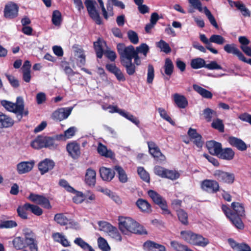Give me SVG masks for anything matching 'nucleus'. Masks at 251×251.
<instances>
[{
  "label": "nucleus",
  "mask_w": 251,
  "mask_h": 251,
  "mask_svg": "<svg viewBox=\"0 0 251 251\" xmlns=\"http://www.w3.org/2000/svg\"><path fill=\"white\" fill-rule=\"evenodd\" d=\"M231 206L233 212L226 205H223L222 209L226 216L230 219L232 223L239 229L244 227L243 223L241 219V217L244 216V207L241 203L233 202L231 203Z\"/></svg>",
  "instance_id": "nucleus-1"
},
{
  "label": "nucleus",
  "mask_w": 251,
  "mask_h": 251,
  "mask_svg": "<svg viewBox=\"0 0 251 251\" xmlns=\"http://www.w3.org/2000/svg\"><path fill=\"white\" fill-rule=\"evenodd\" d=\"M118 221L119 228L125 234L128 232L141 235L147 234L142 226L130 217L120 216Z\"/></svg>",
  "instance_id": "nucleus-2"
},
{
  "label": "nucleus",
  "mask_w": 251,
  "mask_h": 251,
  "mask_svg": "<svg viewBox=\"0 0 251 251\" xmlns=\"http://www.w3.org/2000/svg\"><path fill=\"white\" fill-rule=\"evenodd\" d=\"M180 238L189 244L203 247L206 246L209 243L207 239L190 230L181 231Z\"/></svg>",
  "instance_id": "nucleus-3"
},
{
  "label": "nucleus",
  "mask_w": 251,
  "mask_h": 251,
  "mask_svg": "<svg viewBox=\"0 0 251 251\" xmlns=\"http://www.w3.org/2000/svg\"><path fill=\"white\" fill-rule=\"evenodd\" d=\"M117 49L120 55L121 62L132 61L133 56L136 53L134 47L132 45L126 47L125 44L119 43L117 45Z\"/></svg>",
  "instance_id": "nucleus-4"
},
{
  "label": "nucleus",
  "mask_w": 251,
  "mask_h": 251,
  "mask_svg": "<svg viewBox=\"0 0 251 251\" xmlns=\"http://www.w3.org/2000/svg\"><path fill=\"white\" fill-rule=\"evenodd\" d=\"M213 175L218 181L227 184L233 183L235 180V175L232 173L217 170L214 172Z\"/></svg>",
  "instance_id": "nucleus-5"
},
{
  "label": "nucleus",
  "mask_w": 251,
  "mask_h": 251,
  "mask_svg": "<svg viewBox=\"0 0 251 251\" xmlns=\"http://www.w3.org/2000/svg\"><path fill=\"white\" fill-rule=\"evenodd\" d=\"M148 194L154 202L159 206L164 214H169L170 213L168 209L166 201L159 194L152 190H149Z\"/></svg>",
  "instance_id": "nucleus-6"
},
{
  "label": "nucleus",
  "mask_w": 251,
  "mask_h": 251,
  "mask_svg": "<svg viewBox=\"0 0 251 251\" xmlns=\"http://www.w3.org/2000/svg\"><path fill=\"white\" fill-rule=\"evenodd\" d=\"M17 248L21 249L26 247V245L29 246L30 251H38V246L36 242L32 238L25 237V240L21 237H17Z\"/></svg>",
  "instance_id": "nucleus-7"
},
{
  "label": "nucleus",
  "mask_w": 251,
  "mask_h": 251,
  "mask_svg": "<svg viewBox=\"0 0 251 251\" xmlns=\"http://www.w3.org/2000/svg\"><path fill=\"white\" fill-rule=\"evenodd\" d=\"M28 199L31 201L42 206L45 208L50 209L51 208L49 199L44 196L31 193L29 196Z\"/></svg>",
  "instance_id": "nucleus-8"
},
{
  "label": "nucleus",
  "mask_w": 251,
  "mask_h": 251,
  "mask_svg": "<svg viewBox=\"0 0 251 251\" xmlns=\"http://www.w3.org/2000/svg\"><path fill=\"white\" fill-rule=\"evenodd\" d=\"M201 188L208 193H215L219 190V184L215 180L205 179L201 184Z\"/></svg>",
  "instance_id": "nucleus-9"
},
{
  "label": "nucleus",
  "mask_w": 251,
  "mask_h": 251,
  "mask_svg": "<svg viewBox=\"0 0 251 251\" xmlns=\"http://www.w3.org/2000/svg\"><path fill=\"white\" fill-rule=\"evenodd\" d=\"M96 3L95 1L92 0H86L85 1V4L90 16L95 21L97 24L100 25L101 23V19L95 8V4Z\"/></svg>",
  "instance_id": "nucleus-10"
},
{
  "label": "nucleus",
  "mask_w": 251,
  "mask_h": 251,
  "mask_svg": "<svg viewBox=\"0 0 251 251\" xmlns=\"http://www.w3.org/2000/svg\"><path fill=\"white\" fill-rule=\"evenodd\" d=\"M73 107L61 108L54 111L51 118L56 121H61L67 119L71 114Z\"/></svg>",
  "instance_id": "nucleus-11"
},
{
  "label": "nucleus",
  "mask_w": 251,
  "mask_h": 251,
  "mask_svg": "<svg viewBox=\"0 0 251 251\" xmlns=\"http://www.w3.org/2000/svg\"><path fill=\"white\" fill-rule=\"evenodd\" d=\"M28 110L25 108L23 98H17V121H20L24 117L27 116Z\"/></svg>",
  "instance_id": "nucleus-12"
},
{
  "label": "nucleus",
  "mask_w": 251,
  "mask_h": 251,
  "mask_svg": "<svg viewBox=\"0 0 251 251\" xmlns=\"http://www.w3.org/2000/svg\"><path fill=\"white\" fill-rule=\"evenodd\" d=\"M148 148L150 153L158 161L163 162L166 160V157L160 151L159 148L152 141L148 142Z\"/></svg>",
  "instance_id": "nucleus-13"
},
{
  "label": "nucleus",
  "mask_w": 251,
  "mask_h": 251,
  "mask_svg": "<svg viewBox=\"0 0 251 251\" xmlns=\"http://www.w3.org/2000/svg\"><path fill=\"white\" fill-rule=\"evenodd\" d=\"M187 134L198 148H200L202 147L203 141L202 140V137L201 134L197 132L196 129L190 128L188 131Z\"/></svg>",
  "instance_id": "nucleus-14"
},
{
  "label": "nucleus",
  "mask_w": 251,
  "mask_h": 251,
  "mask_svg": "<svg viewBox=\"0 0 251 251\" xmlns=\"http://www.w3.org/2000/svg\"><path fill=\"white\" fill-rule=\"evenodd\" d=\"M163 69L164 73L161 72V74L165 79L169 80L170 77L173 74L174 70L173 63L170 58H167L165 59Z\"/></svg>",
  "instance_id": "nucleus-15"
},
{
  "label": "nucleus",
  "mask_w": 251,
  "mask_h": 251,
  "mask_svg": "<svg viewBox=\"0 0 251 251\" xmlns=\"http://www.w3.org/2000/svg\"><path fill=\"white\" fill-rule=\"evenodd\" d=\"M206 145L209 152L213 155H219L222 150V144L213 140L207 141Z\"/></svg>",
  "instance_id": "nucleus-16"
},
{
  "label": "nucleus",
  "mask_w": 251,
  "mask_h": 251,
  "mask_svg": "<svg viewBox=\"0 0 251 251\" xmlns=\"http://www.w3.org/2000/svg\"><path fill=\"white\" fill-rule=\"evenodd\" d=\"M224 50L227 53H231L236 55L239 60H241L244 58L243 53L236 47L235 44H227L224 47Z\"/></svg>",
  "instance_id": "nucleus-17"
},
{
  "label": "nucleus",
  "mask_w": 251,
  "mask_h": 251,
  "mask_svg": "<svg viewBox=\"0 0 251 251\" xmlns=\"http://www.w3.org/2000/svg\"><path fill=\"white\" fill-rule=\"evenodd\" d=\"M54 166V163L52 160L46 158L38 164V169L41 174L44 175L51 170Z\"/></svg>",
  "instance_id": "nucleus-18"
},
{
  "label": "nucleus",
  "mask_w": 251,
  "mask_h": 251,
  "mask_svg": "<svg viewBox=\"0 0 251 251\" xmlns=\"http://www.w3.org/2000/svg\"><path fill=\"white\" fill-rule=\"evenodd\" d=\"M229 144L241 151H244L247 150L246 144L241 139L231 136L227 140Z\"/></svg>",
  "instance_id": "nucleus-19"
},
{
  "label": "nucleus",
  "mask_w": 251,
  "mask_h": 251,
  "mask_svg": "<svg viewBox=\"0 0 251 251\" xmlns=\"http://www.w3.org/2000/svg\"><path fill=\"white\" fill-rule=\"evenodd\" d=\"M31 64L28 60L25 61L21 69L23 79L26 82H29L31 78Z\"/></svg>",
  "instance_id": "nucleus-20"
},
{
  "label": "nucleus",
  "mask_w": 251,
  "mask_h": 251,
  "mask_svg": "<svg viewBox=\"0 0 251 251\" xmlns=\"http://www.w3.org/2000/svg\"><path fill=\"white\" fill-rule=\"evenodd\" d=\"M241 50L248 56L251 57V48L249 46L250 41L246 36H240L238 38Z\"/></svg>",
  "instance_id": "nucleus-21"
},
{
  "label": "nucleus",
  "mask_w": 251,
  "mask_h": 251,
  "mask_svg": "<svg viewBox=\"0 0 251 251\" xmlns=\"http://www.w3.org/2000/svg\"><path fill=\"white\" fill-rule=\"evenodd\" d=\"M34 165V161L22 162L17 165V169L19 174H25L30 171Z\"/></svg>",
  "instance_id": "nucleus-22"
},
{
  "label": "nucleus",
  "mask_w": 251,
  "mask_h": 251,
  "mask_svg": "<svg viewBox=\"0 0 251 251\" xmlns=\"http://www.w3.org/2000/svg\"><path fill=\"white\" fill-rule=\"evenodd\" d=\"M100 177L104 181H110L115 176V172L110 168L102 167L100 169Z\"/></svg>",
  "instance_id": "nucleus-23"
},
{
  "label": "nucleus",
  "mask_w": 251,
  "mask_h": 251,
  "mask_svg": "<svg viewBox=\"0 0 251 251\" xmlns=\"http://www.w3.org/2000/svg\"><path fill=\"white\" fill-rule=\"evenodd\" d=\"M228 243L230 247L236 251H251V248L246 244L238 243L231 238L228 239Z\"/></svg>",
  "instance_id": "nucleus-24"
},
{
  "label": "nucleus",
  "mask_w": 251,
  "mask_h": 251,
  "mask_svg": "<svg viewBox=\"0 0 251 251\" xmlns=\"http://www.w3.org/2000/svg\"><path fill=\"white\" fill-rule=\"evenodd\" d=\"M144 247L149 251H166V248L164 246L151 241L145 242Z\"/></svg>",
  "instance_id": "nucleus-25"
},
{
  "label": "nucleus",
  "mask_w": 251,
  "mask_h": 251,
  "mask_svg": "<svg viewBox=\"0 0 251 251\" xmlns=\"http://www.w3.org/2000/svg\"><path fill=\"white\" fill-rule=\"evenodd\" d=\"M74 48L75 49V55L77 58L78 65L84 66L86 62V56L84 50L77 46H74Z\"/></svg>",
  "instance_id": "nucleus-26"
},
{
  "label": "nucleus",
  "mask_w": 251,
  "mask_h": 251,
  "mask_svg": "<svg viewBox=\"0 0 251 251\" xmlns=\"http://www.w3.org/2000/svg\"><path fill=\"white\" fill-rule=\"evenodd\" d=\"M173 97L175 103L179 108H185L188 105L187 100L184 96L175 93Z\"/></svg>",
  "instance_id": "nucleus-27"
},
{
  "label": "nucleus",
  "mask_w": 251,
  "mask_h": 251,
  "mask_svg": "<svg viewBox=\"0 0 251 251\" xmlns=\"http://www.w3.org/2000/svg\"><path fill=\"white\" fill-rule=\"evenodd\" d=\"M96 173L94 170L91 168L88 169L86 170L85 176V181L86 183L91 186H94L96 181Z\"/></svg>",
  "instance_id": "nucleus-28"
},
{
  "label": "nucleus",
  "mask_w": 251,
  "mask_h": 251,
  "mask_svg": "<svg viewBox=\"0 0 251 251\" xmlns=\"http://www.w3.org/2000/svg\"><path fill=\"white\" fill-rule=\"evenodd\" d=\"M67 150L73 158L77 157L80 154L79 145L75 142L68 144L67 146Z\"/></svg>",
  "instance_id": "nucleus-29"
},
{
  "label": "nucleus",
  "mask_w": 251,
  "mask_h": 251,
  "mask_svg": "<svg viewBox=\"0 0 251 251\" xmlns=\"http://www.w3.org/2000/svg\"><path fill=\"white\" fill-rule=\"evenodd\" d=\"M16 13V4L9 2L5 6L4 14L7 18H12Z\"/></svg>",
  "instance_id": "nucleus-30"
},
{
  "label": "nucleus",
  "mask_w": 251,
  "mask_h": 251,
  "mask_svg": "<svg viewBox=\"0 0 251 251\" xmlns=\"http://www.w3.org/2000/svg\"><path fill=\"white\" fill-rule=\"evenodd\" d=\"M137 207L143 212L150 213L151 211L150 204L146 200L140 199L136 203Z\"/></svg>",
  "instance_id": "nucleus-31"
},
{
  "label": "nucleus",
  "mask_w": 251,
  "mask_h": 251,
  "mask_svg": "<svg viewBox=\"0 0 251 251\" xmlns=\"http://www.w3.org/2000/svg\"><path fill=\"white\" fill-rule=\"evenodd\" d=\"M234 154L235 153L232 149L227 148L224 149H222L219 156L223 159L230 160L233 158Z\"/></svg>",
  "instance_id": "nucleus-32"
},
{
  "label": "nucleus",
  "mask_w": 251,
  "mask_h": 251,
  "mask_svg": "<svg viewBox=\"0 0 251 251\" xmlns=\"http://www.w3.org/2000/svg\"><path fill=\"white\" fill-rule=\"evenodd\" d=\"M98 152L101 155L106 157L112 158L114 156V153L110 150H108L106 147L101 143H99L98 147Z\"/></svg>",
  "instance_id": "nucleus-33"
},
{
  "label": "nucleus",
  "mask_w": 251,
  "mask_h": 251,
  "mask_svg": "<svg viewBox=\"0 0 251 251\" xmlns=\"http://www.w3.org/2000/svg\"><path fill=\"white\" fill-rule=\"evenodd\" d=\"M193 88L196 92H197L203 98L206 99L212 98V94L210 91L202 88L198 85L193 84Z\"/></svg>",
  "instance_id": "nucleus-34"
},
{
  "label": "nucleus",
  "mask_w": 251,
  "mask_h": 251,
  "mask_svg": "<svg viewBox=\"0 0 251 251\" xmlns=\"http://www.w3.org/2000/svg\"><path fill=\"white\" fill-rule=\"evenodd\" d=\"M74 242L75 245L80 247L84 251H86L88 250L89 251H95V250L89 244L86 243L80 237L76 238L75 239Z\"/></svg>",
  "instance_id": "nucleus-35"
},
{
  "label": "nucleus",
  "mask_w": 251,
  "mask_h": 251,
  "mask_svg": "<svg viewBox=\"0 0 251 251\" xmlns=\"http://www.w3.org/2000/svg\"><path fill=\"white\" fill-rule=\"evenodd\" d=\"M104 45H105V42L100 39L94 43V49L96 52L97 56L99 58H101L102 57Z\"/></svg>",
  "instance_id": "nucleus-36"
},
{
  "label": "nucleus",
  "mask_w": 251,
  "mask_h": 251,
  "mask_svg": "<svg viewBox=\"0 0 251 251\" xmlns=\"http://www.w3.org/2000/svg\"><path fill=\"white\" fill-rule=\"evenodd\" d=\"M13 124V120L6 115L2 113L0 118V128L10 127Z\"/></svg>",
  "instance_id": "nucleus-37"
},
{
  "label": "nucleus",
  "mask_w": 251,
  "mask_h": 251,
  "mask_svg": "<svg viewBox=\"0 0 251 251\" xmlns=\"http://www.w3.org/2000/svg\"><path fill=\"white\" fill-rule=\"evenodd\" d=\"M114 170L116 171L119 181L122 183H126L127 181V175L122 167L119 166H115Z\"/></svg>",
  "instance_id": "nucleus-38"
},
{
  "label": "nucleus",
  "mask_w": 251,
  "mask_h": 251,
  "mask_svg": "<svg viewBox=\"0 0 251 251\" xmlns=\"http://www.w3.org/2000/svg\"><path fill=\"white\" fill-rule=\"evenodd\" d=\"M45 136H38L31 143V146L35 149H39L45 148Z\"/></svg>",
  "instance_id": "nucleus-39"
},
{
  "label": "nucleus",
  "mask_w": 251,
  "mask_h": 251,
  "mask_svg": "<svg viewBox=\"0 0 251 251\" xmlns=\"http://www.w3.org/2000/svg\"><path fill=\"white\" fill-rule=\"evenodd\" d=\"M25 207L36 216H41L43 213V210L36 205L26 203L25 204Z\"/></svg>",
  "instance_id": "nucleus-40"
},
{
  "label": "nucleus",
  "mask_w": 251,
  "mask_h": 251,
  "mask_svg": "<svg viewBox=\"0 0 251 251\" xmlns=\"http://www.w3.org/2000/svg\"><path fill=\"white\" fill-rule=\"evenodd\" d=\"M171 246L176 251H194L186 245L182 244L176 241L171 242Z\"/></svg>",
  "instance_id": "nucleus-41"
},
{
  "label": "nucleus",
  "mask_w": 251,
  "mask_h": 251,
  "mask_svg": "<svg viewBox=\"0 0 251 251\" xmlns=\"http://www.w3.org/2000/svg\"><path fill=\"white\" fill-rule=\"evenodd\" d=\"M200 39L201 41L206 45V48L214 54H217L218 51L217 50L212 48L210 38L208 39L204 34H200Z\"/></svg>",
  "instance_id": "nucleus-42"
},
{
  "label": "nucleus",
  "mask_w": 251,
  "mask_h": 251,
  "mask_svg": "<svg viewBox=\"0 0 251 251\" xmlns=\"http://www.w3.org/2000/svg\"><path fill=\"white\" fill-rule=\"evenodd\" d=\"M121 63L126 68V72L128 75H133L135 73L136 67L135 64L132 63V61H125Z\"/></svg>",
  "instance_id": "nucleus-43"
},
{
  "label": "nucleus",
  "mask_w": 251,
  "mask_h": 251,
  "mask_svg": "<svg viewBox=\"0 0 251 251\" xmlns=\"http://www.w3.org/2000/svg\"><path fill=\"white\" fill-rule=\"evenodd\" d=\"M191 66L192 68L195 69L205 67V61L203 59L201 58L194 59L191 61Z\"/></svg>",
  "instance_id": "nucleus-44"
},
{
  "label": "nucleus",
  "mask_w": 251,
  "mask_h": 251,
  "mask_svg": "<svg viewBox=\"0 0 251 251\" xmlns=\"http://www.w3.org/2000/svg\"><path fill=\"white\" fill-rule=\"evenodd\" d=\"M54 220L58 224L61 226L66 225L69 220L65 215L62 213H58L54 215Z\"/></svg>",
  "instance_id": "nucleus-45"
},
{
  "label": "nucleus",
  "mask_w": 251,
  "mask_h": 251,
  "mask_svg": "<svg viewBox=\"0 0 251 251\" xmlns=\"http://www.w3.org/2000/svg\"><path fill=\"white\" fill-rule=\"evenodd\" d=\"M121 112L122 116L137 126H139L140 121L137 117H135L134 115L131 114L129 112H126L125 110H123V111Z\"/></svg>",
  "instance_id": "nucleus-46"
},
{
  "label": "nucleus",
  "mask_w": 251,
  "mask_h": 251,
  "mask_svg": "<svg viewBox=\"0 0 251 251\" xmlns=\"http://www.w3.org/2000/svg\"><path fill=\"white\" fill-rule=\"evenodd\" d=\"M156 46L159 48L161 50L165 53H169L171 51V49L169 44L163 40L156 43Z\"/></svg>",
  "instance_id": "nucleus-47"
},
{
  "label": "nucleus",
  "mask_w": 251,
  "mask_h": 251,
  "mask_svg": "<svg viewBox=\"0 0 251 251\" xmlns=\"http://www.w3.org/2000/svg\"><path fill=\"white\" fill-rule=\"evenodd\" d=\"M211 43H215L218 45H223L226 42L225 38L220 35L213 34L210 37Z\"/></svg>",
  "instance_id": "nucleus-48"
},
{
  "label": "nucleus",
  "mask_w": 251,
  "mask_h": 251,
  "mask_svg": "<svg viewBox=\"0 0 251 251\" xmlns=\"http://www.w3.org/2000/svg\"><path fill=\"white\" fill-rule=\"evenodd\" d=\"M1 104L8 111L16 113V104L10 101L2 100Z\"/></svg>",
  "instance_id": "nucleus-49"
},
{
  "label": "nucleus",
  "mask_w": 251,
  "mask_h": 251,
  "mask_svg": "<svg viewBox=\"0 0 251 251\" xmlns=\"http://www.w3.org/2000/svg\"><path fill=\"white\" fill-rule=\"evenodd\" d=\"M65 73L68 75L69 79L71 81H74V77L81 78V75L79 74L75 73L73 70L69 66H66L64 68Z\"/></svg>",
  "instance_id": "nucleus-50"
},
{
  "label": "nucleus",
  "mask_w": 251,
  "mask_h": 251,
  "mask_svg": "<svg viewBox=\"0 0 251 251\" xmlns=\"http://www.w3.org/2000/svg\"><path fill=\"white\" fill-rule=\"evenodd\" d=\"M158 111L162 118L168 122L173 126L175 125V122L171 119L164 109L160 107L158 108Z\"/></svg>",
  "instance_id": "nucleus-51"
},
{
  "label": "nucleus",
  "mask_w": 251,
  "mask_h": 251,
  "mask_svg": "<svg viewBox=\"0 0 251 251\" xmlns=\"http://www.w3.org/2000/svg\"><path fill=\"white\" fill-rule=\"evenodd\" d=\"M137 172L140 178L146 182H150L149 174L142 167H139L137 169Z\"/></svg>",
  "instance_id": "nucleus-52"
},
{
  "label": "nucleus",
  "mask_w": 251,
  "mask_h": 251,
  "mask_svg": "<svg viewBox=\"0 0 251 251\" xmlns=\"http://www.w3.org/2000/svg\"><path fill=\"white\" fill-rule=\"evenodd\" d=\"M149 50L150 48L148 45L145 43H142L139 46L136 47L135 52H137V54L142 53L145 57H146Z\"/></svg>",
  "instance_id": "nucleus-53"
},
{
  "label": "nucleus",
  "mask_w": 251,
  "mask_h": 251,
  "mask_svg": "<svg viewBox=\"0 0 251 251\" xmlns=\"http://www.w3.org/2000/svg\"><path fill=\"white\" fill-rule=\"evenodd\" d=\"M73 193L75 194V196L73 198V201L76 204H80L84 201L85 196L84 194L82 192L75 190V192H74Z\"/></svg>",
  "instance_id": "nucleus-54"
},
{
  "label": "nucleus",
  "mask_w": 251,
  "mask_h": 251,
  "mask_svg": "<svg viewBox=\"0 0 251 251\" xmlns=\"http://www.w3.org/2000/svg\"><path fill=\"white\" fill-rule=\"evenodd\" d=\"M203 114L205 120L210 122L212 120L213 117L216 116V112L209 108L204 109Z\"/></svg>",
  "instance_id": "nucleus-55"
},
{
  "label": "nucleus",
  "mask_w": 251,
  "mask_h": 251,
  "mask_svg": "<svg viewBox=\"0 0 251 251\" xmlns=\"http://www.w3.org/2000/svg\"><path fill=\"white\" fill-rule=\"evenodd\" d=\"M52 24L56 25H59L61 21V15L60 12L58 10H55L53 12L51 19Z\"/></svg>",
  "instance_id": "nucleus-56"
},
{
  "label": "nucleus",
  "mask_w": 251,
  "mask_h": 251,
  "mask_svg": "<svg viewBox=\"0 0 251 251\" xmlns=\"http://www.w3.org/2000/svg\"><path fill=\"white\" fill-rule=\"evenodd\" d=\"M177 214L179 220L184 225L188 224V215L187 213L182 209H179L177 211Z\"/></svg>",
  "instance_id": "nucleus-57"
},
{
  "label": "nucleus",
  "mask_w": 251,
  "mask_h": 251,
  "mask_svg": "<svg viewBox=\"0 0 251 251\" xmlns=\"http://www.w3.org/2000/svg\"><path fill=\"white\" fill-rule=\"evenodd\" d=\"M98 243L99 247L103 251H109L110 248L109 246L107 241L102 237H100L98 238Z\"/></svg>",
  "instance_id": "nucleus-58"
},
{
  "label": "nucleus",
  "mask_w": 251,
  "mask_h": 251,
  "mask_svg": "<svg viewBox=\"0 0 251 251\" xmlns=\"http://www.w3.org/2000/svg\"><path fill=\"white\" fill-rule=\"evenodd\" d=\"M108 233L110 237H111L112 238L114 239L116 241H122V238L116 227L113 226L112 228L110 229V230H109Z\"/></svg>",
  "instance_id": "nucleus-59"
},
{
  "label": "nucleus",
  "mask_w": 251,
  "mask_h": 251,
  "mask_svg": "<svg viewBox=\"0 0 251 251\" xmlns=\"http://www.w3.org/2000/svg\"><path fill=\"white\" fill-rule=\"evenodd\" d=\"M179 177V174L176 171L166 169L164 178H167L171 180H176Z\"/></svg>",
  "instance_id": "nucleus-60"
},
{
  "label": "nucleus",
  "mask_w": 251,
  "mask_h": 251,
  "mask_svg": "<svg viewBox=\"0 0 251 251\" xmlns=\"http://www.w3.org/2000/svg\"><path fill=\"white\" fill-rule=\"evenodd\" d=\"M154 77V70L153 66L149 64L148 67L147 81L148 83H152Z\"/></svg>",
  "instance_id": "nucleus-61"
},
{
  "label": "nucleus",
  "mask_w": 251,
  "mask_h": 251,
  "mask_svg": "<svg viewBox=\"0 0 251 251\" xmlns=\"http://www.w3.org/2000/svg\"><path fill=\"white\" fill-rule=\"evenodd\" d=\"M58 184L60 186L64 188L68 192L73 193L75 192V190L69 185L67 181L64 179H60Z\"/></svg>",
  "instance_id": "nucleus-62"
},
{
  "label": "nucleus",
  "mask_w": 251,
  "mask_h": 251,
  "mask_svg": "<svg viewBox=\"0 0 251 251\" xmlns=\"http://www.w3.org/2000/svg\"><path fill=\"white\" fill-rule=\"evenodd\" d=\"M127 36L129 41L133 44H137L139 38L137 34L134 31L130 30L127 32Z\"/></svg>",
  "instance_id": "nucleus-63"
},
{
  "label": "nucleus",
  "mask_w": 251,
  "mask_h": 251,
  "mask_svg": "<svg viewBox=\"0 0 251 251\" xmlns=\"http://www.w3.org/2000/svg\"><path fill=\"white\" fill-rule=\"evenodd\" d=\"M212 127L218 129L220 132H223L224 131V126L223 122L221 120L217 119L214 120L212 123Z\"/></svg>",
  "instance_id": "nucleus-64"
}]
</instances>
